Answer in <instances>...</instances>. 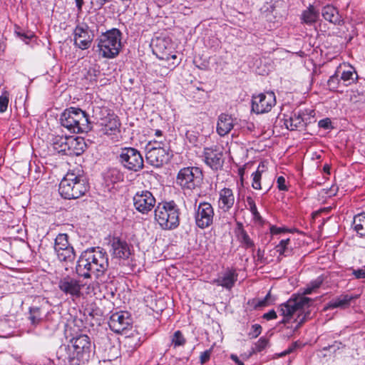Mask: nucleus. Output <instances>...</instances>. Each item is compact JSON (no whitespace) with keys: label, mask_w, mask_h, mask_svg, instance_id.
<instances>
[{"label":"nucleus","mask_w":365,"mask_h":365,"mask_svg":"<svg viewBox=\"0 0 365 365\" xmlns=\"http://www.w3.org/2000/svg\"><path fill=\"white\" fill-rule=\"evenodd\" d=\"M109 267L107 252L102 247H90L81 252L76 267V273L84 279L104 276Z\"/></svg>","instance_id":"obj_1"},{"label":"nucleus","mask_w":365,"mask_h":365,"mask_svg":"<svg viewBox=\"0 0 365 365\" xmlns=\"http://www.w3.org/2000/svg\"><path fill=\"white\" fill-rule=\"evenodd\" d=\"M60 122L62 126L73 133H88L92 129L88 115L78 108L66 109L61 115Z\"/></svg>","instance_id":"obj_2"},{"label":"nucleus","mask_w":365,"mask_h":365,"mask_svg":"<svg viewBox=\"0 0 365 365\" xmlns=\"http://www.w3.org/2000/svg\"><path fill=\"white\" fill-rule=\"evenodd\" d=\"M121 31L115 28L102 33L96 39L99 54L106 58L117 56L121 48Z\"/></svg>","instance_id":"obj_3"},{"label":"nucleus","mask_w":365,"mask_h":365,"mask_svg":"<svg viewBox=\"0 0 365 365\" xmlns=\"http://www.w3.org/2000/svg\"><path fill=\"white\" fill-rule=\"evenodd\" d=\"M155 220L161 229L175 230L180 225V209L174 201L159 203L155 209Z\"/></svg>","instance_id":"obj_4"},{"label":"nucleus","mask_w":365,"mask_h":365,"mask_svg":"<svg viewBox=\"0 0 365 365\" xmlns=\"http://www.w3.org/2000/svg\"><path fill=\"white\" fill-rule=\"evenodd\" d=\"M88 190L86 178L73 173H68L59 184L58 192L62 197L70 200L81 197Z\"/></svg>","instance_id":"obj_5"},{"label":"nucleus","mask_w":365,"mask_h":365,"mask_svg":"<svg viewBox=\"0 0 365 365\" xmlns=\"http://www.w3.org/2000/svg\"><path fill=\"white\" fill-rule=\"evenodd\" d=\"M203 178L202 171L200 168L185 167L179 170L175 182L182 190L192 191L201 187Z\"/></svg>","instance_id":"obj_6"},{"label":"nucleus","mask_w":365,"mask_h":365,"mask_svg":"<svg viewBox=\"0 0 365 365\" xmlns=\"http://www.w3.org/2000/svg\"><path fill=\"white\" fill-rule=\"evenodd\" d=\"M119 163L130 171L138 172L143 168V158L140 151L132 147L121 148L118 156Z\"/></svg>","instance_id":"obj_7"},{"label":"nucleus","mask_w":365,"mask_h":365,"mask_svg":"<svg viewBox=\"0 0 365 365\" xmlns=\"http://www.w3.org/2000/svg\"><path fill=\"white\" fill-rule=\"evenodd\" d=\"M73 36V45L81 50L90 48L95 37L93 30L84 22L78 23L76 26Z\"/></svg>","instance_id":"obj_8"},{"label":"nucleus","mask_w":365,"mask_h":365,"mask_svg":"<svg viewBox=\"0 0 365 365\" xmlns=\"http://www.w3.org/2000/svg\"><path fill=\"white\" fill-rule=\"evenodd\" d=\"M312 299L304 296H297L289 299L286 303L282 304L279 307V312L284 318L280 323L286 324L288 322V317L297 312L300 311L305 307H309Z\"/></svg>","instance_id":"obj_9"},{"label":"nucleus","mask_w":365,"mask_h":365,"mask_svg":"<svg viewBox=\"0 0 365 365\" xmlns=\"http://www.w3.org/2000/svg\"><path fill=\"white\" fill-rule=\"evenodd\" d=\"M276 104V97L274 92H266L254 95L252 99V110L257 114L270 111Z\"/></svg>","instance_id":"obj_10"},{"label":"nucleus","mask_w":365,"mask_h":365,"mask_svg":"<svg viewBox=\"0 0 365 365\" xmlns=\"http://www.w3.org/2000/svg\"><path fill=\"white\" fill-rule=\"evenodd\" d=\"M156 146L150 147L151 144L149 143L147 149L146 160L147 162L156 168L162 166L170 160L168 150L164 147H161V142L155 143Z\"/></svg>","instance_id":"obj_11"},{"label":"nucleus","mask_w":365,"mask_h":365,"mask_svg":"<svg viewBox=\"0 0 365 365\" xmlns=\"http://www.w3.org/2000/svg\"><path fill=\"white\" fill-rule=\"evenodd\" d=\"M214 209L210 203L200 202L195 210V220L196 225L205 229L210 226L213 222Z\"/></svg>","instance_id":"obj_12"},{"label":"nucleus","mask_w":365,"mask_h":365,"mask_svg":"<svg viewBox=\"0 0 365 365\" xmlns=\"http://www.w3.org/2000/svg\"><path fill=\"white\" fill-rule=\"evenodd\" d=\"M133 200L135 208L142 214H148L155 205V198L148 190L136 192Z\"/></svg>","instance_id":"obj_13"},{"label":"nucleus","mask_w":365,"mask_h":365,"mask_svg":"<svg viewBox=\"0 0 365 365\" xmlns=\"http://www.w3.org/2000/svg\"><path fill=\"white\" fill-rule=\"evenodd\" d=\"M202 157L205 163L214 170H217L223 166V153L216 145L205 148Z\"/></svg>","instance_id":"obj_14"},{"label":"nucleus","mask_w":365,"mask_h":365,"mask_svg":"<svg viewBox=\"0 0 365 365\" xmlns=\"http://www.w3.org/2000/svg\"><path fill=\"white\" fill-rule=\"evenodd\" d=\"M131 323L132 320L127 312H119L111 314L108 325L113 331L119 334L126 330Z\"/></svg>","instance_id":"obj_15"},{"label":"nucleus","mask_w":365,"mask_h":365,"mask_svg":"<svg viewBox=\"0 0 365 365\" xmlns=\"http://www.w3.org/2000/svg\"><path fill=\"white\" fill-rule=\"evenodd\" d=\"M58 288L62 292L71 297H78L81 294V285L80 281L69 276L60 279Z\"/></svg>","instance_id":"obj_16"},{"label":"nucleus","mask_w":365,"mask_h":365,"mask_svg":"<svg viewBox=\"0 0 365 365\" xmlns=\"http://www.w3.org/2000/svg\"><path fill=\"white\" fill-rule=\"evenodd\" d=\"M111 255L116 258L128 259L130 255V250L126 241L119 237H113L110 242Z\"/></svg>","instance_id":"obj_17"},{"label":"nucleus","mask_w":365,"mask_h":365,"mask_svg":"<svg viewBox=\"0 0 365 365\" xmlns=\"http://www.w3.org/2000/svg\"><path fill=\"white\" fill-rule=\"evenodd\" d=\"M76 356H83L84 354L91 351V343L89 336L86 334H80L70 340Z\"/></svg>","instance_id":"obj_18"},{"label":"nucleus","mask_w":365,"mask_h":365,"mask_svg":"<svg viewBox=\"0 0 365 365\" xmlns=\"http://www.w3.org/2000/svg\"><path fill=\"white\" fill-rule=\"evenodd\" d=\"M101 132L107 135H116L120 133V123L118 116L110 115L107 119L100 121Z\"/></svg>","instance_id":"obj_19"},{"label":"nucleus","mask_w":365,"mask_h":365,"mask_svg":"<svg viewBox=\"0 0 365 365\" xmlns=\"http://www.w3.org/2000/svg\"><path fill=\"white\" fill-rule=\"evenodd\" d=\"M237 277L238 274L235 269L227 268L221 275L215 279L212 283L227 289H231L237 280Z\"/></svg>","instance_id":"obj_20"},{"label":"nucleus","mask_w":365,"mask_h":365,"mask_svg":"<svg viewBox=\"0 0 365 365\" xmlns=\"http://www.w3.org/2000/svg\"><path fill=\"white\" fill-rule=\"evenodd\" d=\"M235 196L232 190L223 188L219 192L218 207L223 212H228L235 204Z\"/></svg>","instance_id":"obj_21"},{"label":"nucleus","mask_w":365,"mask_h":365,"mask_svg":"<svg viewBox=\"0 0 365 365\" xmlns=\"http://www.w3.org/2000/svg\"><path fill=\"white\" fill-rule=\"evenodd\" d=\"M66 155L69 156H78L81 155L86 148L84 138L81 137L68 136Z\"/></svg>","instance_id":"obj_22"},{"label":"nucleus","mask_w":365,"mask_h":365,"mask_svg":"<svg viewBox=\"0 0 365 365\" xmlns=\"http://www.w3.org/2000/svg\"><path fill=\"white\" fill-rule=\"evenodd\" d=\"M153 51L159 59L168 58V52L171 51L170 42L165 38H157L153 41Z\"/></svg>","instance_id":"obj_23"},{"label":"nucleus","mask_w":365,"mask_h":365,"mask_svg":"<svg viewBox=\"0 0 365 365\" xmlns=\"http://www.w3.org/2000/svg\"><path fill=\"white\" fill-rule=\"evenodd\" d=\"M233 118L225 113H222L218 117L217 132L220 136H225L229 133L234 126Z\"/></svg>","instance_id":"obj_24"},{"label":"nucleus","mask_w":365,"mask_h":365,"mask_svg":"<svg viewBox=\"0 0 365 365\" xmlns=\"http://www.w3.org/2000/svg\"><path fill=\"white\" fill-rule=\"evenodd\" d=\"M322 14L326 21L334 25H341L344 23V20L339 14L338 9L331 5L324 6Z\"/></svg>","instance_id":"obj_25"},{"label":"nucleus","mask_w":365,"mask_h":365,"mask_svg":"<svg viewBox=\"0 0 365 365\" xmlns=\"http://www.w3.org/2000/svg\"><path fill=\"white\" fill-rule=\"evenodd\" d=\"M337 68H341V71L339 73L340 79L343 81L344 86H348L357 80L358 75L353 66L344 65L339 66Z\"/></svg>","instance_id":"obj_26"},{"label":"nucleus","mask_w":365,"mask_h":365,"mask_svg":"<svg viewBox=\"0 0 365 365\" xmlns=\"http://www.w3.org/2000/svg\"><path fill=\"white\" fill-rule=\"evenodd\" d=\"M235 235L237 240L245 249H252L254 250L255 245L254 241L250 237L247 232L245 230L243 225L238 222L235 230Z\"/></svg>","instance_id":"obj_27"},{"label":"nucleus","mask_w":365,"mask_h":365,"mask_svg":"<svg viewBox=\"0 0 365 365\" xmlns=\"http://www.w3.org/2000/svg\"><path fill=\"white\" fill-rule=\"evenodd\" d=\"M304 113H294L289 119H286L284 125L290 130H294L304 125Z\"/></svg>","instance_id":"obj_28"},{"label":"nucleus","mask_w":365,"mask_h":365,"mask_svg":"<svg viewBox=\"0 0 365 365\" xmlns=\"http://www.w3.org/2000/svg\"><path fill=\"white\" fill-rule=\"evenodd\" d=\"M356 297L349 294H343L340 297L335 298L330 301L328 304V308H345L349 306L350 302L352 299H355Z\"/></svg>","instance_id":"obj_29"},{"label":"nucleus","mask_w":365,"mask_h":365,"mask_svg":"<svg viewBox=\"0 0 365 365\" xmlns=\"http://www.w3.org/2000/svg\"><path fill=\"white\" fill-rule=\"evenodd\" d=\"M319 18V12L315 9L314 6L310 5L304 10L301 16L302 23L312 25L314 24Z\"/></svg>","instance_id":"obj_30"},{"label":"nucleus","mask_w":365,"mask_h":365,"mask_svg":"<svg viewBox=\"0 0 365 365\" xmlns=\"http://www.w3.org/2000/svg\"><path fill=\"white\" fill-rule=\"evenodd\" d=\"M68 136L57 135L53 138L52 144L54 150L66 155Z\"/></svg>","instance_id":"obj_31"},{"label":"nucleus","mask_w":365,"mask_h":365,"mask_svg":"<svg viewBox=\"0 0 365 365\" xmlns=\"http://www.w3.org/2000/svg\"><path fill=\"white\" fill-rule=\"evenodd\" d=\"M353 226L360 237H365V213L359 214L354 217Z\"/></svg>","instance_id":"obj_32"},{"label":"nucleus","mask_w":365,"mask_h":365,"mask_svg":"<svg viewBox=\"0 0 365 365\" xmlns=\"http://www.w3.org/2000/svg\"><path fill=\"white\" fill-rule=\"evenodd\" d=\"M56 254L61 262H73L76 258V252L73 246L57 252Z\"/></svg>","instance_id":"obj_33"},{"label":"nucleus","mask_w":365,"mask_h":365,"mask_svg":"<svg viewBox=\"0 0 365 365\" xmlns=\"http://www.w3.org/2000/svg\"><path fill=\"white\" fill-rule=\"evenodd\" d=\"M70 247H72V245L68 242V236L67 234L60 233L56 236L54 242L55 252Z\"/></svg>","instance_id":"obj_34"},{"label":"nucleus","mask_w":365,"mask_h":365,"mask_svg":"<svg viewBox=\"0 0 365 365\" xmlns=\"http://www.w3.org/2000/svg\"><path fill=\"white\" fill-rule=\"evenodd\" d=\"M113 114V113H110V110L106 107L97 106L93 109V117L97 120L98 125L100 124V121L107 119L110 115Z\"/></svg>","instance_id":"obj_35"},{"label":"nucleus","mask_w":365,"mask_h":365,"mask_svg":"<svg viewBox=\"0 0 365 365\" xmlns=\"http://www.w3.org/2000/svg\"><path fill=\"white\" fill-rule=\"evenodd\" d=\"M29 319L34 326L39 324L43 319L41 308L38 307H31L29 308Z\"/></svg>","instance_id":"obj_36"},{"label":"nucleus","mask_w":365,"mask_h":365,"mask_svg":"<svg viewBox=\"0 0 365 365\" xmlns=\"http://www.w3.org/2000/svg\"><path fill=\"white\" fill-rule=\"evenodd\" d=\"M340 71L341 68H337L334 74L330 76L329 79L328 80L327 84L329 87V89L331 91H336L339 87L340 81H341L339 73Z\"/></svg>","instance_id":"obj_37"},{"label":"nucleus","mask_w":365,"mask_h":365,"mask_svg":"<svg viewBox=\"0 0 365 365\" xmlns=\"http://www.w3.org/2000/svg\"><path fill=\"white\" fill-rule=\"evenodd\" d=\"M246 201H247V206L249 207L248 209L251 212L254 219L256 221H261L262 217L257 210L256 203H255V200H253V198L252 197L248 196V197H247Z\"/></svg>","instance_id":"obj_38"},{"label":"nucleus","mask_w":365,"mask_h":365,"mask_svg":"<svg viewBox=\"0 0 365 365\" xmlns=\"http://www.w3.org/2000/svg\"><path fill=\"white\" fill-rule=\"evenodd\" d=\"M289 243V239L282 240L279 245L276 246L277 252L279 253L280 255L288 256L291 254V250L288 248V245Z\"/></svg>","instance_id":"obj_39"},{"label":"nucleus","mask_w":365,"mask_h":365,"mask_svg":"<svg viewBox=\"0 0 365 365\" xmlns=\"http://www.w3.org/2000/svg\"><path fill=\"white\" fill-rule=\"evenodd\" d=\"M171 342L172 344L174 345V347H177L180 346H183L185 344L186 340L184 338L182 332L178 330L173 335Z\"/></svg>","instance_id":"obj_40"},{"label":"nucleus","mask_w":365,"mask_h":365,"mask_svg":"<svg viewBox=\"0 0 365 365\" xmlns=\"http://www.w3.org/2000/svg\"><path fill=\"white\" fill-rule=\"evenodd\" d=\"M260 166H261V164L259 165L257 171L255 172L254 173H252V186L255 190H260L262 188L260 180H261V176H262V171L259 170Z\"/></svg>","instance_id":"obj_41"},{"label":"nucleus","mask_w":365,"mask_h":365,"mask_svg":"<svg viewBox=\"0 0 365 365\" xmlns=\"http://www.w3.org/2000/svg\"><path fill=\"white\" fill-rule=\"evenodd\" d=\"M168 58H163L162 60L168 61L169 67H172L173 68H174L180 63L181 59L178 58L177 54L173 53L172 51H170L168 52Z\"/></svg>","instance_id":"obj_42"},{"label":"nucleus","mask_w":365,"mask_h":365,"mask_svg":"<svg viewBox=\"0 0 365 365\" xmlns=\"http://www.w3.org/2000/svg\"><path fill=\"white\" fill-rule=\"evenodd\" d=\"M269 340L265 337H261L255 344L252 349L253 353L260 352L263 351L268 345Z\"/></svg>","instance_id":"obj_43"},{"label":"nucleus","mask_w":365,"mask_h":365,"mask_svg":"<svg viewBox=\"0 0 365 365\" xmlns=\"http://www.w3.org/2000/svg\"><path fill=\"white\" fill-rule=\"evenodd\" d=\"M86 311L88 312V315L93 319L96 318L98 319L103 314L102 310L96 305L86 309Z\"/></svg>","instance_id":"obj_44"},{"label":"nucleus","mask_w":365,"mask_h":365,"mask_svg":"<svg viewBox=\"0 0 365 365\" xmlns=\"http://www.w3.org/2000/svg\"><path fill=\"white\" fill-rule=\"evenodd\" d=\"M261 332L262 327L258 324H255L252 326L251 330L248 335L250 339H255L257 338L261 334Z\"/></svg>","instance_id":"obj_45"},{"label":"nucleus","mask_w":365,"mask_h":365,"mask_svg":"<svg viewBox=\"0 0 365 365\" xmlns=\"http://www.w3.org/2000/svg\"><path fill=\"white\" fill-rule=\"evenodd\" d=\"M110 0H91V9L95 11L100 10L103 6Z\"/></svg>","instance_id":"obj_46"},{"label":"nucleus","mask_w":365,"mask_h":365,"mask_svg":"<svg viewBox=\"0 0 365 365\" xmlns=\"http://www.w3.org/2000/svg\"><path fill=\"white\" fill-rule=\"evenodd\" d=\"M318 125L319 128H324V129H331L332 128L331 125V120L329 118H326L324 119H322L319 121Z\"/></svg>","instance_id":"obj_47"},{"label":"nucleus","mask_w":365,"mask_h":365,"mask_svg":"<svg viewBox=\"0 0 365 365\" xmlns=\"http://www.w3.org/2000/svg\"><path fill=\"white\" fill-rule=\"evenodd\" d=\"M186 139L192 144H195L197 141V135L195 131L188 130L185 133Z\"/></svg>","instance_id":"obj_48"},{"label":"nucleus","mask_w":365,"mask_h":365,"mask_svg":"<svg viewBox=\"0 0 365 365\" xmlns=\"http://www.w3.org/2000/svg\"><path fill=\"white\" fill-rule=\"evenodd\" d=\"M272 302V301L271 300V294L269 292L266 296L265 297L262 299V300H259L258 302V303L257 304L256 307H265V306H267L269 304H270Z\"/></svg>","instance_id":"obj_49"},{"label":"nucleus","mask_w":365,"mask_h":365,"mask_svg":"<svg viewBox=\"0 0 365 365\" xmlns=\"http://www.w3.org/2000/svg\"><path fill=\"white\" fill-rule=\"evenodd\" d=\"M9 103V98L7 96H0V113H4L6 110Z\"/></svg>","instance_id":"obj_50"},{"label":"nucleus","mask_w":365,"mask_h":365,"mask_svg":"<svg viewBox=\"0 0 365 365\" xmlns=\"http://www.w3.org/2000/svg\"><path fill=\"white\" fill-rule=\"evenodd\" d=\"M285 182H286V180L283 176H279L277 178V187L279 190L287 191L288 190Z\"/></svg>","instance_id":"obj_51"},{"label":"nucleus","mask_w":365,"mask_h":365,"mask_svg":"<svg viewBox=\"0 0 365 365\" xmlns=\"http://www.w3.org/2000/svg\"><path fill=\"white\" fill-rule=\"evenodd\" d=\"M323 281H324L323 277L322 276H319L314 280H312V282H310V283L309 284L312 287V289H316L322 285V284L323 283Z\"/></svg>","instance_id":"obj_52"},{"label":"nucleus","mask_w":365,"mask_h":365,"mask_svg":"<svg viewBox=\"0 0 365 365\" xmlns=\"http://www.w3.org/2000/svg\"><path fill=\"white\" fill-rule=\"evenodd\" d=\"M352 274L356 279H364L365 278V268L352 269Z\"/></svg>","instance_id":"obj_53"},{"label":"nucleus","mask_w":365,"mask_h":365,"mask_svg":"<svg viewBox=\"0 0 365 365\" xmlns=\"http://www.w3.org/2000/svg\"><path fill=\"white\" fill-rule=\"evenodd\" d=\"M211 351L206 350L201 353L200 359L201 364H205L210 358Z\"/></svg>","instance_id":"obj_54"},{"label":"nucleus","mask_w":365,"mask_h":365,"mask_svg":"<svg viewBox=\"0 0 365 365\" xmlns=\"http://www.w3.org/2000/svg\"><path fill=\"white\" fill-rule=\"evenodd\" d=\"M34 37V34L32 31H27L24 34V36L21 39L24 41L26 44L29 43L31 39Z\"/></svg>","instance_id":"obj_55"},{"label":"nucleus","mask_w":365,"mask_h":365,"mask_svg":"<svg viewBox=\"0 0 365 365\" xmlns=\"http://www.w3.org/2000/svg\"><path fill=\"white\" fill-rule=\"evenodd\" d=\"M341 345V342L335 341L332 345H329L328 346H325L323 348V350L327 351H333L334 352L336 351L337 349H340V346Z\"/></svg>","instance_id":"obj_56"},{"label":"nucleus","mask_w":365,"mask_h":365,"mask_svg":"<svg viewBox=\"0 0 365 365\" xmlns=\"http://www.w3.org/2000/svg\"><path fill=\"white\" fill-rule=\"evenodd\" d=\"M263 318L267 320H271L277 318V314L274 309L263 314Z\"/></svg>","instance_id":"obj_57"},{"label":"nucleus","mask_w":365,"mask_h":365,"mask_svg":"<svg viewBox=\"0 0 365 365\" xmlns=\"http://www.w3.org/2000/svg\"><path fill=\"white\" fill-rule=\"evenodd\" d=\"M309 312H307L305 314H304L302 318L301 317V314H299L298 316V322H297V324L295 327V329H298L299 327H300V326L307 320V319L309 317Z\"/></svg>","instance_id":"obj_58"},{"label":"nucleus","mask_w":365,"mask_h":365,"mask_svg":"<svg viewBox=\"0 0 365 365\" xmlns=\"http://www.w3.org/2000/svg\"><path fill=\"white\" fill-rule=\"evenodd\" d=\"M76 6L77 7V10L78 13L82 11V8L84 4L83 0H75Z\"/></svg>","instance_id":"obj_59"},{"label":"nucleus","mask_w":365,"mask_h":365,"mask_svg":"<svg viewBox=\"0 0 365 365\" xmlns=\"http://www.w3.org/2000/svg\"><path fill=\"white\" fill-rule=\"evenodd\" d=\"M230 359L235 361L237 365H245L244 363L239 359L238 356L235 354H231Z\"/></svg>","instance_id":"obj_60"},{"label":"nucleus","mask_w":365,"mask_h":365,"mask_svg":"<svg viewBox=\"0 0 365 365\" xmlns=\"http://www.w3.org/2000/svg\"><path fill=\"white\" fill-rule=\"evenodd\" d=\"M26 31H23L19 26H16V29H15V34L19 37V38H22V36H24V34L25 33Z\"/></svg>","instance_id":"obj_61"},{"label":"nucleus","mask_w":365,"mask_h":365,"mask_svg":"<svg viewBox=\"0 0 365 365\" xmlns=\"http://www.w3.org/2000/svg\"><path fill=\"white\" fill-rule=\"evenodd\" d=\"M284 232V230L283 228H280V227H271V232L272 234H279L281 232Z\"/></svg>","instance_id":"obj_62"},{"label":"nucleus","mask_w":365,"mask_h":365,"mask_svg":"<svg viewBox=\"0 0 365 365\" xmlns=\"http://www.w3.org/2000/svg\"><path fill=\"white\" fill-rule=\"evenodd\" d=\"M296 348V344H292L289 349L282 352L280 356H285L286 354H290Z\"/></svg>","instance_id":"obj_63"},{"label":"nucleus","mask_w":365,"mask_h":365,"mask_svg":"<svg viewBox=\"0 0 365 365\" xmlns=\"http://www.w3.org/2000/svg\"><path fill=\"white\" fill-rule=\"evenodd\" d=\"M314 289L308 284L307 287L304 289L303 294H310Z\"/></svg>","instance_id":"obj_64"}]
</instances>
